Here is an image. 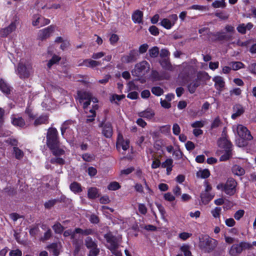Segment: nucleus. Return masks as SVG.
Masks as SVG:
<instances>
[{
	"label": "nucleus",
	"instance_id": "3",
	"mask_svg": "<svg viewBox=\"0 0 256 256\" xmlns=\"http://www.w3.org/2000/svg\"><path fill=\"white\" fill-rule=\"evenodd\" d=\"M104 238L108 243L107 248L115 256H122L120 250H118L120 242L118 237L109 232L104 234Z\"/></svg>",
	"mask_w": 256,
	"mask_h": 256
},
{
	"label": "nucleus",
	"instance_id": "47",
	"mask_svg": "<svg viewBox=\"0 0 256 256\" xmlns=\"http://www.w3.org/2000/svg\"><path fill=\"white\" fill-rule=\"evenodd\" d=\"M242 252L246 250H250L252 248V244L245 241H242L240 242Z\"/></svg>",
	"mask_w": 256,
	"mask_h": 256
},
{
	"label": "nucleus",
	"instance_id": "27",
	"mask_svg": "<svg viewBox=\"0 0 256 256\" xmlns=\"http://www.w3.org/2000/svg\"><path fill=\"white\" fill-rule=\"evenodd\" d=\"M12 123L14 126L23 128L26 125L24 120L22 117L12 118Z\"/></svg>",
	"mask_w": 256,
	"mask_h": 256
},
{
	"label": "nucleus",
	"instance_id": "48",
	"mask_svg": "<svg viewBox=\"0 0 256 256\" xmlns=\"http://www.w3.org/2000/svg\"><path fill=\"white\" fill-rule=\"evenodd\" d=\"M212 6L214 8H224L226 6V3L225 2L215 0L212 3Z\"/></svg>",
	"mask_w": 256,
	"mask_h": 256
},
{
	"label": "nucleus",
	"instance_id": "11",
	"mask_svg": "<svg viewBox=\"0 0 256 256\" xmlns=\"http://www.w3.org/2000/svg\"><path fill=\"white\" fill-rule=\"evenodd\" d=\"M237 132L239 136L243 140H250L253 138L250 131L246 126L242 124L238 125Z\"/></svg>",
	"mask_w": 256,
	"mask_h": 256
},
{
	"label": "nucleus",
	"instance_id": "46",
	"mask_svg": "<svg viewBox=\"0 0 256 256\" xmlns=\"http://www.w3.org/2000/svg\"><path fill=\"white\" fill-rule=\"evenodd\" d=\"M171 126L169 124L162 126L160 128V132L165 135H168L170 133Z\"/></svg>",
	"mask_w": 256,
	"mask_h": 256
},
{
	"label": "nucleus",
	"instance_id": "41",
	"mask_svg": "<svg viewBox=\"0 0 256 256\" xmlns=\"http://www.w3.org/2000/svg\"><path fill=\"white\" fill-rule=\"evenodd\" d=\"M208 76V74L207 72H205L200 71L197 73L196 78L195 79V80L200 82L201 80L206 79Z\"/></svg>",
	"mask_w": 256,
	"mask_h": 256
},
{
	"label": "nucleus",
	"instance_id": "31",
	"mask_svg": "<svg viewBox=\"0 0 256 256\" xmlns=\"http://www.w3.org/2000/svg\"><path fill=\"white\" fill-rule=\"evenodd\" d=\"M160 24L167 30L170 29L174 26V24H172L171 21L166 18L162 20Z\"/></svg>",
	"mask_w": 256,
	"mask_h": 256
},
{
	"label": "nucleus",
	"instance_id": "28",
	"mask_svg": "<svg viewBox=\"0 0 256 256\" xmlns=\"http://www.w3.org/2000/svg\"><path fill=\"white\" fill-rule=\"evenodd\" d=\"M48 116H41L36 118L34 122V126H36L38 125L45 124L48 122Z\"/></svg>",
	"mask_w": 256,
	"mask_h": 256
},
{
	"label": "nucleus",
	"instance_id": "33",
	"mask_svg": "<svg viewBox=\"0 0 256 256\" xmlns=\"http://www.w3.org/2000/svg\"><path fill=\"white\" fill-rule=\"evenodd\" d=\"M61 60V58L56 55L54 54L52 58L48 62L47 64V66L48 68H50L52 66Z\"/></svg>",
	"mask_w": 256,
	"mask_h": 256
},
{
	"label": "nucleus",
	"instance_id": "34",
	"mask_svg": "<svg viewBox=\"0 0 256 256\" xmlns=\"http://www.w3.org/2000/svg\"><path fill=\"white\" fill-rule=\"evenodd\" d=\"M70 189L73 192L78 193L82 191L80 184L77 182H73L70 185Z\"/></svg>",
	"mask_w": 256,
	"mask_h": 256
},
{
	"label": "nucleus",
	"instance_id": "56",
	"mask_svg": "<svg viewBox=\"0 0 256 256\" xmlns=\"http://www.w3.org/2000/svg\"><path fill=\"white\" fill-rule=\"evenodd\" d=\"M3 191L9 196H14L16 194V190L14 188L10 186L4 188Z\"/></svg>",
	"mask_w": 256,
	"mask_h": 256
},
{
	"label": "nucleus",
	"instance_id": "39",
	"mask_svg": "<svg viewBox=\"0 0 256 256\" xmlns=\"http://www.w3.org/2000/svg\"><path fill=\"white\" fill-rule=\"evenodd\" d=\"M214 15L222 20H226L229 18V14L224 10L216 12Z\"/></svg>",
	"mask_w": 256,
	"mask_h": 256
},
{
	"label": "nucleus",
	"instance_id": "50",
	"mask_svg": "<svg viewBox=\"0 0 256 256\" xmlns=\"http://www.w3.org/2000/svg\"><path fill=\"white\" fill-rule=\"evenodd\" d=\"M13 149L16 158L20 159L23 157L24 153L22 150L16 146H14Z\"/></svg>",
	"mask_w": 256,
	"mask_h": 256
},
{
	"label": "nucleus",
	"instance_id": "25",
	"mask_svg": "<svg viewBox=\"0 0 256 256\" xmlns=\"http://www.w3.org/2000/svg\"><path fill=\"white\" fill-rule=\"evenodd\" d=\"M0 90L6 94H10V87L2 80H0Z\"/></svg>",
	"mask_w": 256,
	"mask_h": 256
},
{
	"label": "nucleus",
	"instance_id": "35",
	"mask_svg": "<svg viewBox=\"0 0 256 256\" xmlns=\"http://www.w3.org/2000/svg\"><path fill=\"white\" fill-rule=\"evenodd\" d=\"M190 246L187 244H184L180 248V250L183 252L184 256H192V254L190 250Z\"/></svg>",
	"mask_w": 256,
	"mask_h": 256
},
{
	"label": "nucleus",
	"instance_id": "55",
	"mask_svg": "<svg viewBox=\"0 0 256 256\" xmlns=\"http://www.w3.org/2000/svg\"><path fill=\"white\" fill-rule=\"evenodd\" d=\"M222 208L220 207H216L212 210L211 213L214 218H219L221 212Z\"/></svg>",
	"mask_w": 256,
	"mask_h": 256
},
{
	"label": "nucleus",
	"instance_id": "45",
	"mask_svg": "<svg viewBox=\"0 0 256 256\" xmlns=\"http://www.w3.org/2000/svg\"><path fill=\"white\" fill-rule=\"evenodd\" d=\"M244 68L245 65L240 62H234L232 63V69L234 70H238Z\"/></svg>",
	"mask_w": 256,
	"mask_h": 256
},
{
	"label": "nucleus",
	"instance_id": "54",
	"mask_svg": "<svg viewBox=\"0 0 256 256\" xmlns=\"http://www.w3.org/2000/svg\"><path fill=\"white\" fill-rule=\"evenodd\" d=\"M150 77L153 80H161L158 72L156 70H152V71Z\"/></svg>",
	"mask_w": 256,
	"mask_h": 256
},
{
	"label": "nucleus",
	"instance_id": "40",
	"mask_svg": "<svg viewBox=\"0 0 256 256\" xmlns=\"http://www.w3.org/2000/svg\"><path fill=\"white\" fill-rule=\"evenodd\" d=\"M94 230H92L90 228L86 229L84 230L80 228H76V233L81 234H82L85 236H88V234H94Z\"/></svg>",
	"mask_w": 256,
	"mask_h": 256
},
{
	"label": "nucleus",
	"instance_id": "12",
	"mask_svg": "<svg viewBox=\"0 0 256 256\" xmlns=\"http://www.w3.org/2000/svg\"><path fill=\"white\" fill-rule=\"evenodd\" d=\"M85 244L88 248L91 249L88 256H96V244L90 237L86 238Z\"/></svg>",
	"mask_w": 256,
	"mask_h": 256
},
{
	"label": "nucleus",
	"instance_id": "4",
	"mask_svg": "<svg viewBox=\"0 0 256 256\" xmlns=\"http://www.w3.org/2000/svg\"><path fill=\"white\" fill-rule=\"evenodd\" d=\"M238 183L236 181L232 178H228L226 183H220L216 186V188L230 196L234 195L236 191V186Z\"/></svg>",
	"mask_w": 256,
	"mask_h": 256
},
{
	"label": "nucleus",
	"instance_id": "58",
	"mask_svg": "<svg viewBox=\"0 0 256 256\" xmlns=\"http://www.w3.org/2000/svg\"><path fill=\"white\" fill-rule=\"evenodd\" d=\"M244 214V210H237L234 214V218L236 220H240L243 217Z\"/></svg>",
	"mask_w": 256,
	"mask_h": 256
},
{
	"label": "nucleus",
	"instance_id": "37",
	"mask_svg": "<svg viewBox=\"0 0 256 256\" xmlns=\"http://www.w3.org/2000/svg\"><path fill=\"white\" fill-rule=\"evenodd\" d=\"M120 184L116 181L110 182L108 186V189L110 190H116L120 188Z\"/></svg>",
	"mask_w": 256,
	"mask_h": 256
},
{
	"label": "nucleus",
	"instance_id": "1",
	"mask_svg": "<svg viewBox=\"0 0 256 256\" xmlns=\"http://www.w3.org/2000/svg\"><path fill=\"white\" fill-rule=\"evenodd\" d=\"M46 145L56 156L62 155L64 151L60 148V142L58 138V132L56 128H50L46 134Z\"/></svg>",
	"mask_w": 256,
	"mask_h": 256
},
{
	"label": "nucleus",
	"instance_id": "22",
	"mask_svg": "<svg viewBox=\"0 0 256 256\" xmlns=\"http://www.w3.org/2000/svg\"><path fill=\"white\" fill-rule=\"evenodd\" d=\"M214 196V195L206 192L201 193L200 196L202 203L205 205L208 204L213 198Z\"/></svg>",
	"mask_w": 256,
	"mask_h": 256
},
{
	"label": "nucleus",
	"instance_id": "16",
	"mask_svg": "<svg viewBox=\"0 0 256 256\" xmlns=\"http://www.w3.org/2000/svg\"><path fill=\"white\" fill-rule=\"evenodd\" d=\"M143 16V12L139 10H137L132 13V19L135 24H142Z\"/></svg>",
	"mask_w": 256,
	"mask_h": 256
},
{
	"label": "nucleus",
	"instance_id": "9",
	"mask_svg": "<svg viewBox=\"0 0 256 256\" xmlns=\"http://www.w3.org/2000/svg\"><path fill=\"white\" fill-rule=\"evenodd\" d=\"M138 50L136 49L130 50L128 53L121 56L120 61L123 64H130L136 62L138 58Z\"/></svg>",
	"mask_w": 256,
	"mask_h": 256
},
{
	"label": "nucleus",
	"instance_id": "26",
	"mask_svg": "<svg viewBox=\"0 0 256 256\" xmlns=\"http://www.w3.org/2000/svg\"><path fill=\"white\" fill-rule=\"evenodd\" d=\"M232 157V148L224 150V153L220 158V162H226Z\"/></svg>",
	"mask_w": 256,
	"mask_h": 256
},
{
	"label": "nucleus",
	"instance_id": "29",
	"mask_svg": "<svg viewBox=\"0 0 256 256\" xmlns=\"http://www.w3.org/2000/svg\"><path fill=\"white\" fill-rule=\"evenodd\" d=\"M72 244L74 246V254H78L81 248V246L83 244V241L82 239H78L76 240H72Z\"/></svg>",
	"mask_w": 256,
	"mask_h": 256
},
{
	"label": "nucleus",
	"instance_id": "13",
	"mask_svg": "<svg viewBox=\"0 0 256 256\" xmlns=\"http://www.w3.org/2000/svg\"><path fill=\"white\" fill-rule=\"evenodd\" d=\"M54 27L50 26L48 28L40 30L38 33V38L41 40H44L49 38L50 34L54 32Z\"/></svg>",
	"mask_w": 256,
	"mask_h": 256
},
{
	"label": "nucleus",
	"instance_id": "57",
	"mask_svg": "<svg viewBox=\"0 0 256 256\" xmlns=\"http://www.w3.org/2000/svg\"><path fill=\"white\" fill-rule=\"evenodd\" d=\"M42 20V18L38 14H35L33 16V20L32 22V24L34 26H38L40 21Z\"/></svg>",
	"mask_w": 256,
	"mask_h": 256
},
{
	"label": "nucleus",
	"instance_id": "64",
	"mask_svg": "<svg viewBox=\"0 0 256 256\" xmlns=\"http://www.w3.org/2000/svg\"><path fill=\"white\" fill-rule=\"evenodd\" d=\"M172 132L174 135L178 136L180 132V128L179 125L176 123L173 124Z\"/></svg>",
	"mask_w": 256,
	"mask_h": 256
},
{
	"label": "nucleus",
	"instance_id": "43",
	"mask_svg": "<svg viewBox=\"0 0 256 256\" xmlns=\"http://www.w3.org/2000/svg\"><path fill=\"white\" fill-rule=\"evenodd\" d=\"M160 64L162 66L165 70H172V66L170 62L167 59H164L160 62Z\"/></svg>",
	"mask_w": 256,
	"mask_h": 256
},
{
	"label": "nucleus",
	"instance_id": "60",
	"mask_svg": "<svg viewBox=\"0 0 256 256\" xmlns=\"http://www.w3.org/2000/svg\"><path fill=\"white\" fill-rule=\"evenodd\" d=\"M238 32L242 34H246V30L244 24H240L236 28Z\"/></svg>",
	"mask_w": 256,
	"mask_h": 256
},
{
	"label": "nucleus",
	"instance_id": "51",
	"mask_svg": "<svg viewBox=\"0 0 256 256\" xmlns=\"http://www.w3.org/2000/svg\"><path fill=\"white\" fill-rule=\"evenodd\" d=\"M221 124H222V122H221L219 116H217L216 118L214 119V120L212 122L211 126H210V128L212 129L217 128Z\"/></svg>",
	"mask_w": 256,
	"mask_h": 256
},
{
	"label": "nucleus",
	"instance_id": "63",
	"mask_svg": "<svg viewBox=\"0 0 256 256\" xmlns=\"http://www.w3.org/2000/svg\"><path fill=\"white\" fill-rule=\"evenodd\" d=\"M139 212L142 214H146L147 212V208L144 204H140L138 206Z\"/></svg>",
	"mask_w": 256,
	"mask_h": 256
},
{
	"label": "nucleus",
	"instance_id": "6",
	"mask_svg": "<svg viewBox=\"0 0 256 256\" xmlns=\"http://www.w3.org/2000/svg\"><path fill=\"white\" fill-rule=\"evenodd\" d=\"M208 36L210 40L212 42H228L232 40V34H226L222 30L216 32H210Z\"/></svg>",
	"mask_w": 256,
	"mask_h": 256
},
{
	"label": "nucleus",
	"instance_id": "59",
	"mask_svg": "<svg viewBox=\"0 0 256 256\" xmlns=\"http://www.w3.org/2000/svg\"><path fill=\"white\" fill-rule=\"evenodd\" d=\"M173 160L172 158H168L162 164V167L163 168L173 166Z\"/></svg>",
	"mask_w": 256,
	"mask_h": 256
},
{
	"label": "nucleus",
	"instance_id": "8",
	"mask_svg": "<svg viewBox=\"0 0 256 256\" xmlns=\"http://www.w3.org/2000/svg\"><path fill=\"white\" fill-rule=\"evenodd\" d=\"M78 99L80 103L82 104L83 108L85 110L86 112H88V106L90 104L92 94H91L84 91H78Z\"/></svg>",
	"mask_w": 256,
	"mask_h": 256
},
{
	"label": "nucleus",
	"instance_id": "14",
	"mask_svg": "<svg viewBox=\"0 0 256 256\" xmlns=\"http://www.w3.org/2000/svg\"><path fill=\"white\" fill-rule=\"evenodd\" d=\"M16 28V22H12L6 28H2L0 30V36L2 37H6L9 34L15 30Z\"/></svg>",
	"mask_w": 256,
	"mask_h": 256
},
{
	"label": "nucleus",
	"instance_id": "62",
	"mask_svg": "<svg viewBox=\"0 0 256 256\" xmlns=\"http://www.w3.org/2000/svg\"><path fill=\"white\" fill-rule=\"evenodd\" d=\"M118 36L115 34H112L110 38V42L112 44H116L118 40Z\"/></svg>",
	"mask_w": 256,
	"mask_h": 256
},
{
	"label": "nucleus",
	"instance_id": "5",
	"mask_svg": "<svg viewBox=\"0 0 256 256\" xmlns=\"http://www.w3.org/2000/svg\"><path fill=\"white\" fill-rule=\"evenodd\" d=\"M32 72V64L27 62L20 61L17 68V74L19 77L22 78H28Z\"/></svg>",
	"mask_w": 256,
	"mask_h": 256
},
{
	"label": "nucleus",
	"instance_id": "38",
	"mask_svg": "<svg viewBox=\"0 0 256 256\" xmlns=\"http://www.w3.org/2000/svg\"><path fill=\"white\" fill-rule=\"evenodd\" d=\"M151 92L152 94L157 96H160L164 92L163 89L158 86H154L152 88Z\"/></svg>",
	"mask_w": 256,
	"mask_h": 256
},
{
	"label": "nucleus",
	"instance_id": "52",
	"mask_svg": "<svg viewBox=\"0 0 256 256\" xmlns=\"http://www.w3.org/2000/svg\"><path fill=\"white\" fill-rule=\"evenodd\" d=\"M88 196L90 199H94L96 198V188H90L88 190Z\"/></svg>",
	"mask_w": 256,
	"mask_h": 256
},
{
	"label": "nucleus",
	"instance_id": "19",
	"mask_svg": "<svg viewBox=\"0 0 256 256\" xmlns=\"http://www.w3.org/2000/svg\"><path fill=\"white\" fill-rule=\"evenodd\" d=\"M242 252V248L240 243L232 244L229 250V254L231 256H238Z\"/></svg>",
	"mask_w": 256,
	"mask_h": 256
},
{
	"label": "nucleus",
	"instance_id": "10",
	"mask_svg": "<svg viewBox=\"0 0 256 256\" xmlns=\"http://www.w3.org/2000/svg\"><path fill=\"white\" fill-rule=\"evenodd\" d=\"M150 69V64L146 60H143L140 62L137 63L135 65L134 69L132 72V74L134 76H139L142 74L147 72Z\"/></svg>",
	"mask_w": 256,
	"mask_h": 256
},
{
	"label": "nucleus",
	"instance_id": "15",
	"mask_svg": "<svg viewBox=\"0 0 256 256\" xmlns=\"http://www.w3.org/2000/svg\"><path fill=\"white\" fill-rule=\"evenodd\" d=\"M218 146L224 150L232 149V143L226 138H220L218 140Z\"/></svg>",
	"mask_w": 256,
	"mask_h": 256
},
{
	"label": "nucleus",
	"instance_id": "42",
	"mask_svg": "<svg viewBox=\"0 0 256 256\" xmlns=\"http://www.w3.org/2000/svg\"><path fill=\"white\" fill-rule=\"evenodd\" d=\"M52 229L56 234H62L64 231V228L60 223L56 222L53 226Z\"/></svg>",
	"mask_w": 256,
	"mask_h": 256
},
{
	"label": "nucleus",
	"instance_id": "24",
	"mask_svg": "<svg viewBox=\"0 0 256 256\" xmlns=\"http://www.w3.org/2000/svg\"><path fill=\"white\" fill-rule=\"evenodd\" d=\"M120 136L121 138H120V136H118L117 145H120L123 150H126L130 147V141L128 140H124L122 136Z\"/></svg>",
	"mask_w": 256,
	"mask_h": 256
},
{
	"label": "nucleus",
	"instance_id": "2",
	"mask_svg": "<svg viewBox=\"0 0 256 256\" xmlns=\"http://www.w3.org/2000/svg\"><path fill=\"white\" fill-rule=\"evenodd\" d=\"M199 248L205 253L210 254L213 252L218 246V241L207 234L199 236Z\"/></svg>",
	"mask_w": 256,
	"mask_h": 256
},
{
	"label": "nucleus",
	"instance_id": "17",
	"mask_svg": "<svg viewBox=\"0 0 256 256\" xmlns=\"http://www.w3.org/2000/svg\"><path fill=\"white\" fill-rule=\"evenodd\" d=\"M213 82H214L215 88L219 90L222 91L225 86V82L223 78L220 76H216L212 78Z\"/></svg>",
	"mask_w": 256,
	"mask_h": 256
},
{
	"label": "nucleus",
	"instance_id": "61",
	"mask_svg": "<svg viewBox=\"0 0 256 256\" xmlns=\"http://www.w3.org/2000/svg\"><path fill=\"white\" fill-rule=\"evenodd\" d=\"M88 110L91 114H92V116H88V119H86V122L87 123L93 122L94 120V117L96 115V108H93L90 109Z\"/></svg>",
	"mask_w": 256,
	"mask_h": 256
},
{
	"label": "nucleus",
	"instance_id": "36",
	"mask_svg": "<svg viewBox=\"0 0 256 256\" xmlns=\"http://www.w3.org/2000/svg\"><path fill=\"white\" fill-rule=\"evenodd\" d=\"M196 174L198 177L204 179L208 178L210 174V170L206 168L200 170Z\"/></svg>",
	"mask_w": 256,
	"mask_h": 256
},
{
	"label": "nucleus",
	"instance_id": "23",
	"mask_svg": "<svg viewBox=\"0 0 256 256\" xmlns=\"http://www.w3.org/2000/svg\"><path fill=\"white\" fill-rule=\"evenodd\" d=\"M200 85V82H198L195 80L188 85V92L192 94L195 92L196 88Z\"/></svg>",
	"mask_w": 256,
	"mask_h": 256
},
{
	"label": "nucleus",
	"instance_id": "30",
	"mask_svg": "<svg viewBox=\"0 0 256 256\" xmlns=\"http://www.w3.org/2000/svg\"><path fill=\"white\" fill-rule=\"evenodd\" d=\"M78 66H86L88 67L94 68L96 66V61L90 59L85 60L82 62H80Z\"/></svg>",
	"mask_w": 256,
	"mask_h": 256
},
{
	"label": "nucleus",
	"instance_id": "20",
	"mask_svg": "<svg viewBox=\"0 0 256 256\" xmlns=\"http://www.w3.org/2000/svg\"><path fill=\"white\" fill-rule=\"evenodd\" d=\"M232 172L234 175L240 176L245 174V170L238 164H234L232 168Z\"/></svg>",
	"mask_w": 256,
	"mask_h": 256
},
{
	"label": "nucleus",
	"instance_id": "49",
	"mask_svg": "<svg viewBox=\"0 0 256 256\" xmlns=\"http://www.w3.org/2000/svg\"><path fill=\"white\" fill-rule=\"evenodd\" d=\"M148 31L152 35L154 36H158L160 34L159 29L155 26H150L148 28Z\"/></svg>",
	"mask_w": 256,
	"mask_h": 256
},
{
	"label": "nucleus",
	"instance_id": "21",
	"mask_svg": "<svg viewBox=\"0 0 256 256\" xmlns=\"http://www.w3.org/2000/svg\"><path fill=\"white\" fill-rule=\"evenodd\" d=\"M234 113L232 115V118L233 120H235L238 116H241L242 114H243V113L244 112V110L243 107L240 104L236 105L234 107Z\"/></svg>",
	"mask_w": 256,
	"mask_h": 256
},
{
	"label": "nucleus",
	"instance_id": "44",
	"mask_svg": "<svg viewBox=\"0 0 256 256\" xmlns=\"http://www.w3.org/2000/svg\"><path fill=\"white\" fill-rule=\"evenodd\" d=\"M148 54L151 58H155L158 56L159 50L157 46H154L148 50Z\"/></svg>",
	"mask_w": 256,
	"mask_h": 256
},
{
	"label": "nucleus",
	"instance_id": "18",
	"mask_svg": "<svg viewBox=\"0 0 256 256\" xmlns=\"http://www.w3.org/2000/svg\"><path fill=\"white\" fill-rule=\"evenodd\" d=\"M155 115V112L154 110L151 108H147L146 110L139 112L138 113V116L143 118L147 120H151Z\"/></svg>",
	"mask_w": 256,
	"mask_h": 256
},
{
	"label": "nucleus",
	"instance_id": "53",
	"mask_svg": "<svg viewBox=\"0 0 256 256\" xmlns=\"http://www.w3.org/2000/svg\"><path fill=\"white\" fill-rule=\"evenodd\" d=\"M58 202V200L54 199L50 200L44 204V207L46 208L50 209L52 207Z\"/></svg>",
	"mask_w": 256,
	"mask_h": 256
},
{
	"label": "nucleus",
	"instance_id": "7",
	"mask_svg": "<svg viewBox=\"0 0 256 256\" xmlns=\"http://www.w3.org/2000/svg\"><path fill=\"white\" fill-rule=\"evenodd\" d=\"M108 110H105V116L99 124V127L102 128V134L106 138H110L113 134L112 126L110 122H106Z\"/></svg>",
	"mask_w": 256,
	"mask_h": 256
},
{
	"label": "nucleus",
	"instance_id": "32",
	"mask_svg": "<svg viewBox=\"0 0 256 256\" xmlns=\"http://www.w3.org/2000/svg\"><path fill=\"white\" fill-rule=\"evenodd\" d=\"M49 250L52 252L54 256H58L59 254V251L58 250V244L56 243H52L47 246Z\"/></svg>",
	"mask_w": 256,
	"mask_h": 256
}]
</instances>
